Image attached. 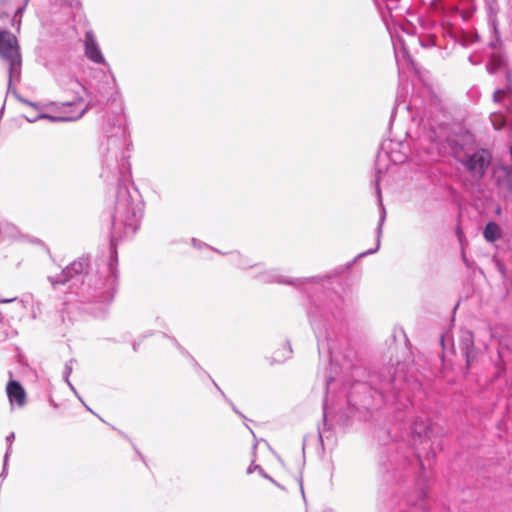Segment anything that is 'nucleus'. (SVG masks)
<instances>
[{
    "instance_id": "f257e3e1",
    "label": "nucleus",
    "mask_w": 512,
    "mask_h": 512,
    "mask_svg": "<svg viewBox=\"0 0 512 512\" xmlns=\"http://www.w3.org/2000/svg\"><path fill=\"white\" fill-rule=\"evenodd\" d=\"M431 386H324L322 424L318 425L319 443L334 446L337 442L329 417L366 409L380 411L389 426L385 433L389 442L380 446L379 466L385 481L397 488L384 487L377 497L378 512H429V478L425 473L423 445L428 461L435 451L429 440L432 422L425 414L427 405L416 410L415 396L427 395Z\"/></svg>"
},
{
    "instance_id": "f03ea898",
    "label": "nucleus",
    "mask_w": 512,
    "mask_h": 512,
    "mask_svg": "<svg viewBox=\"0 0 512 512\" xmlns=\"http://www.w3.org/2000/svg\"><path fill=\"white\" fill-rule=\"evenodd\" d=\"M142 213L143 204L138 195L133 196L126 187H120L113 216L114 227L122 225L125 234H133L139 226Z\"/></svg>"
},
{
    "instance_id": "7ed1b4c3",
    "label": "nucleus",
    "mask_w": 512,
    "mask_h": 512,
    "mask_svg": "<svg viewBox=\"0 0 512 512\" xmlns=\"http://www.w3.org/2000/svg\"><path fill=\"white\" fill-rule=\"evenodd\" d=\"M0 57L8 64L10 90L12 84L20 80L22 60L17 38L9 31L0 30Z\"/></svg>"
},
{
    "instance_id": "20e7f679",
    "label": "nucleus",
    "mask_w": 512,
    "mask_h": 512,
    "mask_svg": "<svg viewBox=\"0 0 512 512\" xmlns=\"http://www.w3.org/2000/svg\"><path fill=\"white\" fill-rule=\"evenodd\" d=\"M453 154L476 178H481L484 175L491 160V155L486 150H479L473 154H469L464 151L462 146L455 147Z\"/></svg>"
},
{
    "instance_id": "39448f33",
    "label": "nucleus",
    "mask_w": 512,
    "mask_h": 512,
    "mask_svg": "<svg viewBox=\"0 0 512 512\" xmlns=\"http://www.w3.org/2000/svg\"><path fill=\"white\" fill-rule=\"evenodd\" d=\"M419 362L416 361L415 356L405 351L401 360H398L393 368L392 381L393 382H407V383H421L422 379L418 376Z\"/></svg>"
},
{
    "instance_id": "423d86ee",
    "label": "nucleus",
    "mask_w": 512,
    "mask_h": 512,
    "mask_svg": "<svg viewBox=\"0 0 512 512\" xmlns=\"http://www.w3.org/2000/svg\"><path fill=\"white\" fill-rule=\"evenodd\" d=\"M88 266L86 259H79L72 262L69 266H67L61 273V275L56 279L52 280L51 283L54 284H64L74 275H78L83 273Z\"/></svg>"
},
{
    "instance_id": "0eeeda50",
    "label": "nucleus",
    "mask_w": 512,
    "mask_h": 512,
    "mask_svg": "<svg viewBox=\"0 0 512 512\" xmlns=\"http://www.w3.org/2000/svg\"><path fill=\"white\" fill-rule=\"evenodd\" d=\"M85 54L86 56L95 63H105V59L102 55V52L99 48V45L96 41L94 34L91 31H88L85 34Z\"/></svg>"
},
{
    "instance_id": "6e6552de",
    "label": "nucleus",
    "mask_w": 512,
    "mask_h": 512,
    "mask_svg": "<svg viewBox=\"0 0 512 512\" xmlns=\"http://www.w3.org/2000/svg\"><path fill=\"white\" fill-rule=\"evenodd\" d=\"M6 395L9 400L11 409L18 407L23 408L27 403V393L24 386H5Z\"/></svg>"
},
{
    "instance_id": "1a4fd4ad",
    "label": "nucleus",
    "mask_w": 512,
    "mask_h": 512,
    "mask_svg": "<svg viewBox=\"0 0 512 512\" xmlns=\"http://www.w3.org/2000/svg\"><path fill=\"white\" fill-rule=\"evenodd\" d=\"M344 373V367L340 366L335 355L331 356L328 365H325L322 380L327 384L340 380V376Z\"/></svg>"
},
{
    "instance_id": "9d476101",
    "label": "nucleus",
    "mask_w": 512,
    "mask_h": 512,
    "mask_svg": "<svg viewBox=\"0 0 512 512\" xmlns=\"http://www.w3.org/2000/svg\"><path fill=\"white\" fill-rule=\"evenodd\" d=\"M460 348L469 366L475 358L474 340L471 332H464L460 341Z\"/></svg>"
},
{
    "instance_id": "9b49d317",
    "label": "nucleus",
    "mask_w": 512,
    "mask_h": 512,
    "mask_svg": "<svg viewBox=\"0 0 512 512\" xmlns=\"http://www.w3.org/2000/svg\"><path fill=\"white\" fill-rule=\"evenodd\" d=\"M377 194H378V200H379V207H380V217H379V224H378V228H377V244H376V247L372 250H368L366 252H363L360 254V256H365V255H369V254H372V253H375L379 247H380V238H381V235H382V227H383V224H384V221H385V218H386V210L383 206V203H382V199H381V194H380V189L379 187L377 186Z\"/></svg>"
},
{
    "instance_id": "f8f14e48",
    "label": "nucleus",
    "mask_w": 512,
    "mask_h": 512,
    "mask_svg": "<svg viewBox=\"0 0 512 512\" xmlns=\"http://www.w3.org/2000/svg\"><path fill=\"white\" fill-rule=\"evenodd\" d=\"M88 107H85L83 109H80L76 112H74L73 114L71 115H67V116H64V117H53V116H49V115H45V114H42L40 116H35V117H26V119L29 121V122H35L37 119H42V118H48L52 121H56V120H61V121H73V120H78L80 119L84 114L85 112L87 111Z\"/></svg>"
},
{
    "instance_id": "ddd939ff",
    "label": "nucleus",
    "mask_w": 512,
    "mask_h": 512,
    "mask_svg": "<svg viewBox=\"0 0 512 512\" xmlns=\"http://www.w3.org/2000/svg\"><path fill=\"white\" fill-rule=\"evenodd\" d=\"M486 7L488 11V21L495 34L498 33L497 13L499 11L496 0H486Z\"/></svg>"
},
{
    "instance_id": "4468645a",
    "label": "nucleus",
    "mask_w": 512,
    "mask_h": 512,
    "mask_svg": "<svg viewBox=\"0 0 512 512\" xmlns=\"http://www.w3.org/2000/svg\"><path fill=\"white\" fill-rule=\"evenodd\" d=\"M15 440V433L14 432H10L6 438H5V441H6V444H7V447H6V451H5V454L3 456V468H2V472L0 474V477H3L5 478L6 475H7V472H8V465H9V459H10V456L12 454V446H13V442Z\"/></svg>"
},
{
    "instance_id": "2eb2a0df",
    "label": "nucleus",
    "mask_w": 512,
    "mask_h": 512,
    "mask_svg": "<svg viewBox=\"0 0 512 512\" xmlns=\"http://www.w3.org/2000/svg\"><path fill=\"white\" fill-rule=\"evenodd\" d=\"M254 471H258V473L260 474V476H262L264 479H267L269 480L271 483H273L275 486H277L278 488L282 489V490H285L284 486H282L280 483H278L275 479H273L269 474H267L265 472V470L259 465V464H255L254 462H252L248 468H247V474H251L253 473Z\"/></svg>"
},
{
    "instance_id": "dca6fc26",
    "label": "nucleus",
    "mask_w": 512,
    "mask_h": 512,
    "mask_svg": "<svg viewBox=\"0 0 512 512\" xmlns=\"http://www.w3.org/2000/svg\"><path fill=\"white\" fill-rule=\"evenodd\" d=\"M484 237L487 241L493 242L500 237V228L496 223H488L484 229Z\"/></svg>"
},
{
    "instance_id": "f3484780",
    "label": "nucleus",
    "mask_w": 512,
    "mask_h": 512,
    "mask_svg": "<svg viewBox=\"0 0 512 512\" xmlns=\"http://www.w3.org/2000/svg\"><path fill=\"white\" fill-rule=\"evenodd\" d=\"M264 281L267 282H277V283H283V284H289V285H296L299 280H287L283 276L276 275L274 273H267L263 276Z\"/></svg>"
},
{
    "instance_id": "a211bd4d",
    "label": "nucleus",
    "mask_w": 512,
    "mask_h": 512,
    "mask_svg": "<svg viewBox=\"0 0 512 512\" xmlns=\"http://www.w3.org/2000/svg\"><path fill=\"white\" fill-rule=\"evenodd\" d=\"M292 353V349L288 344H285L281 350H278L274 353V361L283 362L285 359L289 358Z\"/></svg>"
},
{
    "instance_id": "6ab92c4d",
    "label": "nucleus",
    "mask_w": 512,
    "mask_h": 512,
    "mask_svg": "<svg viewBox=\"0 0 512 512\" xmlns=\"http://www.w3.org/2000/svg\"><path fill=\"white\" fill-rule=\"evenodd\" d=\"M490 120H491L494 128L497 130L501 129L506 123L505 117L503 116L502 113H499V112H495V113L491 114Z\"/></svg>"
},
{
    "instance_id": "aec40b11",
    "label": "nucleus",
    "mask_w": 512,
    "mask_h": 512,
    "mask_svg": "<svg viewBox=\"0 0 512 512\" xmlns=\"http://www.w3.org/2000/svg\"><path fill=\"white\" fill-rule=\"evenodd\" d=\"M494 368H495V375H496V379H497L500 377V375L505 370L502 353L500 351H498V353H497V360L494 363Z\"/></svg>"
},
{
    "instance_id": "412c9836",
    "label": "nucleus",
    "mask_w": 512,
    "mask_h": 512,
    "mask_svg": "<svg viewBox=\"0 0 512 512\" xmlns=\"http://www.w3.org/2000/svg\"><path fill=\"white\" fill-rule=\"evenodd\" d=\"M66 388L69 393L74 394L81 401V403L85 406V408L88 411H90L92 414L96 415L102 422L105 423L104 419H102L99 415H97L94 411H92V409L83 401L81 396L77 393L75 386H66Z\"/></svg>"
},
{
    "instance_id": "4be33fe9",
    "label": "nucleus",
    "mask_w": 512,
    "mask_h": 512,
    "mask_svg": "<svg viewBox=\"0 0 512 512\" xmlns=\"http://www.w3.org/2000/svg\"><path fill=\"white\" fill-rule=\"evenodd\" d=\"M216 387V390L217 392H219L225 399L226 401L230 404V406L232 407L233 411L238 414L239 416H241L243 419L247 420V418L245 417V415H243L237 408L236 406L234 405V403L232 401H230L229 399L226 398L224 392L220 389V386H215Z\"/></svg>"
},
{
    "instance_id": "5701e85b",
    "label": "nucleus",
    "mask_w": 512,
    "mask_h": 512,
    "mask_svg": "<svg viewBox=\"0 0 512 512\" xmlns=\"http://www.w3.org/2000/svg\"><path fill=\"white\" fill-rule=\"evenodd\" d=\"M501 65V59L500 58H496L495 56L492 57V60H491V66L488 67V70L490 73H494L495 70Z\"/></svg>"
},
{
    "instance_id": "b1692460",
    "label": "nucleus",
    "mask_w": 512,
    "mask_h": 512,
    "mask_svg": "<svg viewBox=\"0 0 512 512\" xmlns=\"http://www.w3.org/2000/svg\"><path fill=\"white\" fill-rule=\"evenodd\" d=\"M9 4V0H1L0 1V18H3V17H8L9 16V12H7L5 9H6V6Z\"/></svg>"
},
{
    "instance_id": "393cba45",
    "label": "nucleus",
    "mask_w": 512,
    "mask_h": 512,
    "mask_svg": "<svg viewBox=\"0 0 512 512\" xmlns=\"http://www.w3.org/2000/svg\"><path fill=\"white\" fill-rule=\"evenodd\" d=\"M494 101L495 102H499L501 101L503 98H506V97H509V93L505 90H497L495 93H494Z\"/></svg>"
},
{
    "instance_id": "a878e982",
    "label": "nucleus",
    "mask_w": 512,
    "mask_h": 512,
    "mask_svg": "<svg viewBox=\"0 0 512 512\" xmlns=\"http://www.w3.org/2000/svg\"><path fill=\"white\" fill-rule=\"evenodd\" d=\"M48 402L54 409H58L62 405L54 399L53 391H50L48 394Z\"/></svg>"
},
{
    "instance_id": "bb28decb",
    "label": "nucleus",
    "mask_w": 512,
    "mask_h": 512,
    "mask_svg": "<svg viewBox=\"0 0 512 512\" xmlns=\"http://www.w3.org/2000/svg\"><path fill=\"white\" fill-rule=\"evenodd\" d=\"M111 428L113 430H116L119 433V435H121L124 439L128 440L129 442H131V439L129 438V436L127 434H125L123 431L117 429L116 427H114L112 425H111Z\"/></svg>"
},
{
    "instance_id": "cd10ccee",
    "label": "nucleus",
    "mask_w": 512,
    "mask_h": 512,
    "mask_svg": "<svg viewBox=\"0 0 512 512\" xmlns=\"http://www.w3.org/2000/svg\"><path fill=\"white\" fill-rule=\"evenodd\" d=\"M132 446H133V449L135 450L136 454L146 464V460H145V457L143 456V454L138 450V448L134 444H132Z\"/></svg>"
},
{
    "instance_id": "c85d7f7f",
    "label": "nucleus",
    "mask_w": 512,
    "mask_h": 512,
    "mask_svg": "<svg viewBox=\"0 0 512 512\" xmlns=\"http://www.w3.org/2000/svg\"><path fill=\"white\" fill-rule=\"evenodd\" d=\"M23 10H24L23 7L18 8L17 11H16V14H15V17L18 16V15L21 16L22 13H23Z\"/></svg>"
},
{
    "instance_id": "c756f323",
    "label": "nucleus",
    "mask_w": 512,
    "mask_h": 512,
    "mask_svg": "<svg viewBox=\"0 0 512 512\" xmlns=\"http://www.w3.org/2000/svg\"><path fill=\"white\" fill-rule=\"evenodd\" d=\"M22 102H23V103H25V104H27V105H29V106L36 107V105H35V104H33V103H31V102H29V101H27V100H22Z\"/></svg>"
},
{
    "instance_id": "7c9ffc66",
    "label": "nucleus",
    "mask_w": 512,
    "mask_h": 512,
    "mask_svg": "<svg viewBox=\"0 0 512 512\" xmlns=\"http://www.w3.org/2000/svg\"><path fill=\"white\" fill-rule=\"evenodd\" d=\"M299 484H300V487H301V492L304 495V491H303V487H302V477H300V479H299Z\"/></svg>"
},
{
    "instance_id": "2f4dec72",
    "label": "nucleus",
    "mask_w": 512,
    "mask_h": 512,
    "mask_svg": "<svg viewBox=\"0 0 512 512\" xmlns=\"http://www.w3.org/2000/svg\"><path fill=\"white\" fill-rule=\"evenodd\" d=\"M7 384L14 385V384H19V382L15 381V380H10Z\"/></svg>"
},
{
    "instance_id": "473e14b6",
    "label": "nucleus",
    "mask_w": 512,
    "mask_h": 512,
    "mask_svg": "<svg viewBox=\"0 0 512 512\" xmlns=\"http://www.w3.org/2000/svg\"><path fill=\"white\" fill-rule=\"evenodd\" d=\"M323 512H333L332 508H325Z\"/></svg>"
},
{
    "instance_id": "72a5a7b5",
    "label": "nucleus",
    "mask_w": 512,
    "mask_h": 512,
    "mask_svg": "<svg viewBox=\"0 0 512 512\" xmlns=\"http://www.w3.org/2000/svg\"><path fill=\"white\" fill-rule=\"evenodd\" d=\"M394 162H402L403 159L399 158V159H393Z\"/></svg>"
},
{
    "instance_id": "f704fd0d",
    "label": "nucleus",
    "mask_w": 512,
    "mask_h": 512,
    "mask_svg": "<svg viewBox=\"0 0 512 512\" xmlns=\"http://www.w3.org/2000/svg\"><path fill=\"white\" fill-rule=\"evenodd\" d=\"M302 451H303V455H304L305 454V442L302 445Z\"/></svg>"
},
{
    "instance_id": "c9c22d12",
    "label": "nucleus",
    "mask_w": 512,
    "mask_h": 512,
    "mask_svg": "<svg viewBox=\"0 0 512 512\" xmlns=\"http://www.w3.org/2000/svg\"><path fill=\"white\" fill-rule=\"evenodd\" d=\"M64 106L71 107L72 105L70 103H66Z\"/></svg>"
},
{
    "instance_id": "e433bc0d",
    "label": "nucleus",
    "mask_w": 512,
    "mask_h": 512,
    "mask_svg": "<svg viewBox=\"0 0 512 512\" xmlns=\"http://www.w3.org/2000/svg\"><path fill=\"white\" fill-rule=\"evenodd\" d=\"M247 428H248V429H249V431L253 434L252 428H250L249 426H247Z\"/></svg>"
},
{
    "instance_id": "4c0bfd02",
    "label": "nucleus",
    "mask_w": 512,
    "mask_h": 512,
    "mask_svg": "<svg viewBox=\"0 0 512 512\" xmlns=\"http://www.w3.org/2000/svg\"><path fill=\"white\" fill-rule=\"evenodd\" d=\"M0 302H9V300H2V299H0Z\"/></svg>"
}]
</instances>
